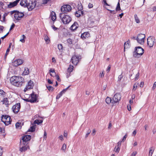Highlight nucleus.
Returning a JSON list of instances; mask_svg holds the SVG:
<instances>
[{"label":"nucleus","instance_id":"41","mask_svg":"<svg viewBox=\"0 0 156 156\" xmlns=\"http://www.w3.org/2000/svg\"><path fill=\"white\" fill-rule=\"evenodd\" d=\"M22 39H21L20 41L22 43H24L25 41L24 39L26 38V37L24 35H22Z\"/></svg>","mask_w":156,"mask_h":156},{"label":"nucleus","instance_id":"26","mask_svg":"<svg viewBox=\"0 0 156 156\" xmlns=\"http://www.w3.org/2000/svg\"><path fill=\"white\" fill-rule=\"evenodd\" d=\"M3 104L5 105L6 106L8 107L9 105V101L8 100V99L7 98H4L2 101Z\"/></svg>","mask_w":156,"mask_h":156},{"label":"nucleus","instance_id":"63","mask_svg":"<svg viewBox=\"0 0 156 156\" xmlns=\"http://www.w3.org/2000/svg\"><path fill=\"white\" fill-rule=\"evenodd\" d=\"M52 29L54 30H56L58 29V28L55 26L54 25H53L52 26Z\"/></svg>","mask_w":156,"mask_h":156},{"label":"nucleus","instance_id":"10","mask_svg":"<svg viewBox=\"0 0 156 156\" xmlns=\"http://www.w3.org/2000/svg\"><path fill=\"white\" fill-rule=\"evenodd\" d=\"M145 37L144 34H138L136 40L137 42L141 44H143L144 43V40Z\"/></svg>","mask_w":156,"mask_h":156},{"label":"nucleus","instance_id":"16","mask_svg":"<svg viewBox=\"0 0 156 156\" xmlns=\"http://www.w3.org/2000/svg\"><path fill=\"white\" fill-rule=\"evenodd\" d=\"M31 139V136L30 135H25L22 136V141H23L24 143H27Z\"/></svg>","mask_w":156,"mask_h":156},{"label":"nucleus","instance_id":"49","mask_svg":"<svg viewBox=\"0 0 156 156\" xmlns=\"http://www.w3.org/2000/svg\"><path fill=\"white\" fill-rule=\"evenodd\" d=\"M3 152V148L2 147H0V156H2Z\"/></svg>","mask_w":156,"mask_h":156},{"label":"nucleus","instance_id":"15","mask_svg":"<svg viewBox=\"0 0 156 156\" xmlns=\"http://www.w3.org/2000/svg\"><path fill=\"white\" fill-rule=\"evenodd\" d=\"M20 0H16V1L11 2H10L7 5V7L11 8L16 6Z\"/></svg>","mask_w":156,"mask_h":156},{"label":"nucleus","instance_id":"12","mask_svg":"<svg viewBox=\"0 0 156 156\" xmlns=\"http://www.w3.org/2000/svg\"><path fill=\"white\" fill-rule=\"evenodd\" d=\"M24 15L23 12L16 11V12L14 14V17L16 20H20L24 16Z\"/></svg>","mask_w":156,"mask_h":156},{"label":"nucleus","instance_id":"37","mask_svg":"<svg viewBox=\"0 0 156 156\" xmlns=\"http://www.w3.org/2000/svg\"><path fill=\"white\" fill-rule=\"evenodd\" d=\"M80 12L81 13H82V12L80 11H78L76 12L75 14V16L77 17H79L80 16V14H79L78 12L80 13Z\"/></svg>","mask_w":156,"mask_h":156},{"label":"nucleus","instance_id":"58","mask_svg":"<svg viewBox=\"0 0 156 156\" xmlns=\"http://www.w3.org/2000/svg\"><path fill=\"white\" fill-rule=\"evenodd\" d=\"M104 74L103 72L101 73H100L99 76H100V77L103 78L104 77Z\"/></svg>","mask_w":156,"mask_h":156},{"label":"nucleus","instance_id":"24","mask_svg":"<svg viewBox=\"0 0 156 156\" xmlns=\"http://www.w3.org/2000/svg\"><path fill=\"white\" fill-rule=\"evenodd\" d=\"M124 51L126 48H128L130 47V41L129 40L125 43L124 45Z\"/></svg>","mask_w":156,"mask_h":156},{"label":"nucleus","instance_id":"22","mask_svg":"<svg viewBox=\"0 0 156 156\" xmlns=\"http://www.w3.org/2000/svg\"><path fill=\"white\" fill-rule=\"evenodd\" d=\"M90 34L89 32H84L81 35V37L83 39H85L86 37H89Z\"/></svg>","mask_w":156,"mask_h":156},{"label":"nucleus","instance_id":"54","mask_svg":"<svg viewBox=\"0 0 156 156\" xmlns=\"http://www.w3.org/2000/svg\"><path fill=\"white\" fill-rule=\"evenodd\" d=\"M4 27L2 26H0V33L2 32Z\"/></svg>","mask_w":156,"mask_h":156},{"label":"nucleus","instance_id":"7","mask_svg":"<svg viewBox=\"0 0 156 156\" xmlns=\"http://www.w3.org/2000/svg\"><path fill=\"white\" fill-rule=\"evenodd\" d=\"M20 143L19 150L20 152H25L28 148H29V147L27 143H24L23 141L20 140Z\"/></svg>","mask_w":156,"mask_h":156},{"label":"nucleus","instance_id":"9","mask_svg":"<svg viewBox=\"0 0 156 156\" xmlns=\"http://www.w3.org/2000/svg\"><path fill=\"white\" fill-rule=\"evenodd\" d=\"M81 58V56L74 55L72 56L71 61L74 65H76Z\"/></svg>","mask_w":156,"mask_h":156},{"label":"nucleus","instance_id":"36","mask_svg":"<svg viewBox=\"0 0 156 156\" xmlns=\"http://www.w3.org/2000/svg\"><path fill=\"white\" fill-rule=\"evenodd\" d=\"M66 145L65 144H63L62 146V147L61 150H62L64 152H65V150L66 149Z\"/></svg>","mask_w":156,"mask_h":156},{"label":"nucleus","instance_id":"44","mask_svg":"<svg viewBox=\"0 0 156 156\" xmlns=\"http://www.w3.org/2000/svg\"><path fill=\"white\" fill-rule=\"evenodd\" d=\"M70 86H69V87H68L66 89L63 90L61 92L62 93V94L65 93V92L67 90L68 88L70 87Z\"/></svg>","mask_w":156,"mask_h":156},{"label":"nucleus","instance_id":"60","mask_svg":"<svg viewBox=\"0 0 156 156\" xmlns=\"http://www.w3.org/2000/svg\"><path fill=\"white\" fill-rule=\"evenodd\" d=\"M156 87V81L153 84V87H152V89L154 90Z\"/></svg>","mask_w":156,"mask_h":156},{"label":"nucleus","instance_id":"11","mask_svg":"<svg viewBox=\"0 0 156 156\" xmlns=\"http://www.w3.org/2000/svg\"><path fill=\"white\" fill-rule=\"evenodd\" d=\"M121 98V94L119 93H116L113 96L112 99L114 104L119 103V101L120 100Z\"/></svg>","mask_w":156,"mask_h":156},{"label":"nucleus","instance_id":"17","mask_svg":"<svg viewBox=\"0 0 156 156\" xmlns=\"http://www.w3.org/2000/svg\"><path fill=\"white\" fill-rule=\"evenodd\" d=\"M23 62V61L21 59H18L12 62V65L14 66H17L22 64Z\"/></svg>","mask_w":156,"mask_h":156},{"label":"nucleus","instance_id":"64","mask_svg":"<svg viewBox=\"0 0 156 156\" xmlns=\"http://www.w3.org/2000/svg\"><path fill=\"white\" fill-rule=\"evenodd\" d=\"M48 82L49 84H52L53 83L49 79H48Z\"/></svg>","mask_w":156,"mask_h":156},{"label":"nucleus","instance_id":"4","mask_svg":"<svg viewBox=\"0 0 156 156\" xmlns=\"http://www.w3.org/2000/svg\"><path fill=\"white\" fill-rule=\"evenodd\" d=\"M72 9L71 6L69 5H64L61 8V11L62 13L64 14H67L71 11Z\"/></svg>","mask_w":156,"mask_h":156},{"label":"nucleus","instance_id":"35","mask_svg":"<svg viewBox=\"0 0 156 156\" xmlns=\"http://www.w3.org/2000/svg\"><path fill=\"white\" fill-rule=\"evenodd\" d=\"M46 87H47V88L49 90V91H53L54 89V88H53V87L51 86H47V85H46Z\"/></svg>","mask_w":156,"mask_h":156},{"label":"nucleus","instance_id":"19","mask_svg":"<svg viewBox=\"0 0 156 156\" xmlns=\"http://www.w3.org/2000/svg\"><path fill=\"white\" fill-rule=\"evenodd\" d=\"M78 27V24L76 22H74V23L71 26L70 29L72 30H76Z\"/></svg>","mask_w":156,"mask_h":156},{"label":"nucleus","instance_id":"23","mask_svg":"<svg viewBox=\"0 0 156 156\" xmlns=\"http://www.w3.org/2000/svg\"><path fill=\"white\" fill-rule=\"evenodd\" d=\"M105 101L106 103L107 104H109L111 103L114 104L113 101V99H112L111 98L109 97H107L106 99H105Z\"/></svg>","mask_w":156,"mask_h":156},{"label":"nucleus","instance_id":"55","mask_svg":"<svg viewBox=\"0 0 156 156\" xmlns=\"http://www.w3.org/2000/svg\"><path fill=\"white\" fill-rule=\"evenodd\" d=\"M122 77L123 76L122 75H119L118 78V80L119 81H120L122 79Z\"/></svg>","mask_w":156,"mask_h":156},{"label":"nucleus","instance_id":"62","mask_svg":"<svg viewBox=\"0 0 156 156\" xmlns=\"http://www.w3.org/2000/svg\"><path fill=\"white\" fill-rule=\"evenodd\" d=\"M96 132V130H95V129H94L92 130V132L91 133V134L92 135L94 136L95 134V133Z\"/></svg>","mask_w":156,"mask_h":156},{"label":"nucleus","instance_id":"46","mask_svg":"<svg viewBox=\"0 0 156 156\" xmlns=\"http://www.w3.org/2000/svg\"><path fill=\"white\" fill-rule=\"evenodd\" d=\"M51 1V0H42V4H47L48 2Z\"/></svg>","mask_w":156,"mask_h":156},{"label":"nucleus","instance_id":"38","mask_svg":"<svg viewBox=\"0 0 156 156\" xmlns=\"http://www.w3.org/2000/svg\"><path fill=\"white\" fill-rule=\"evenodd\" d=\"M120 148L119 147H117L116 148V146L115 147V148L114 149V151L117 153H118L120 151Z\"/></svg>","mask_w":156,"mask_h":156},{"label":"nucleus","instance_id":"57","mask_svg":"<svg viewBox=\"0 0 156 156\" xmlns=\"http://www.w3.org/2000/svg\"><path fill=\"white\" fill-rule=\"evenodd\" d=\"M139 76V73H138L136 74V76L135 77V80H137Z\"/></svg>","mask_w":156,"mask_h":156},{"label":"nucleus","instance_id":"27","mask_svg":"<svg viewBox=\"0 0 156 156\" xmlns=\"http://www.w3.org/2000/svg\"><path fill=\"white\" fill-rule=\"evenodd\" d=\"M29 69L28 68H26L23 73V75H27L29 74Z\"/></svg>","mask_w":156,"mask_h":156},{"label":"nucleus","instance_id":"18","mask_svg":"<svg viewBox=\"0 0 156 156\" xmlns=\"http://www.w3.org/2000/svg\"><path fill=\"white\" fill-rule=\"evenodd\" d=\"M30 101L31 103H34L37 101L36 96L34 94H31V96L29 97Z\"/></svg>","mask_w":156,"mask_h":156},{"label":"nucleus","instance_id":"33","mask_svg":"<svg viewBox=\"0 0 156 156\" xmlns=\"http://www.w3.org/2000/svg\"><path fill=\"white\" fill-rule=\"evenodd\" d=\"M21 123L20 122H17L16 124V128L21 129Z\"/></svg>","mask_w":156,"mask_h":156},{"label":"nucleus","instance_id":"29","mask_svg":"<svg viewBox=\"0 0 156 156\" xmlns=\"http://www.w3.org/2000/svg\"><path fill=\"white\" fill-rule=\"evenodd\" d=\"M44 39L45 41H46V42L47 44L49 43L50 41V39H49V37H48V36L46 35H44Z\"/></svg>","mask_w":156,"mask_h":156},{"label":"nucleus","instance_id":"43","mask_svg":"<svg viewBox=\"0 0 156 156\" xmlns=\"http://www.w3.org/2000/svg\"><path fill=\"white\" fill-rule=\"evenodd\" d=\"M91 132V131L90 129H89L87 132V133L85 135V138H87L88 137V135L90 134Z\"/></svg>","mask_w":156,"mask_h":156},{"label":"nucleus","instance_id":"25","mask_svg":"<svg viewBox=\"0 0 156 156\" xmlns=\"http://www.w3.org/2000/svg\"><path fill=\"white\" fill-rule=\"evenodd\" d=\"M50 16H51V19L53 21L56 19V16L55 13V12L52 11L50 15Z\"/></svg>","mask_w":156,"mask_h":156},{"label":"nucleus","instance_id":"47","mask_svg":"<svg viewBox=\"0 0 156 156\" xmlns=\"http://www.w3.org/2000/svg\"><path fill=\"white\" fill-rule=\"evenodd\" d=\"M58 48L59 50H62V49L63 47L61 44H59L58 45Z\"/></svg>","mask_w":156,"mask_h":156},{"label":"nucleus","instance_id":"48","mask_svg":"<svg viewBox=\"0 0 156 156\" xmlns=\"http://www.w3.org/2000/svg\"><path fill=\"white\" fill-rule=\"evenodd\" d=\"M67 42L70 44H72V40L70 38L68 39L67 40Z\"/></svg>","mask_w":156,"mask_h":156},{"label":"nucleus","instance_id":"3","mask_svg":"<svg viewBox=\"0 0 156 156\" xmlns=\"http://www.w3.org/2000/svg\"><path fill=\"white\" fill-rule=\"evenodd\" d=\"M144 53V50L140 47L135 48V51L133 53V56L136 58H139Z\"/></svg>","mask_w":156,"mask_h":156},{"label":"nucleus","instance_id":"13","mask_svg":"<svg viewBox=\"0 0 156 156\" xmlns=\"http://www.w3.org/2000/svg\"><path fill=\"white\" fill-rule=\"evenodd\" d=\"M20 108V103L16 104L12 106V109L13 112L15 113H17L19 111Z\"/></svg>","mask_w":156,"mask_h":156},{"label":"nucleus","instance_id":"52","mask_svg":"<svg viewBox=\"0 0 156 156\" xmlns=\"http://www.w3.org/2000/svg\"><path fill=\"white\" fill-rule=\"evenodd\" d=\"M122 141H120L117 143L118 147L120 148L121 144Z\"/></svg>","mask_w":156,"mask_h":156},{"label":"nucleus","instance_id":"32","mask_svg":"<svg viewBox=\"0 0 156 156\" xmlns=\"http://www.w3.org/2000/svg\"><path fill=\"white\" fill-rule=\"evenodd\" d=\"M154 151V149L153 147H151L150 149L149 150V155H151V156H152L153 153Z\"/></svg>","mask_w":156,"mask_h":156},{"label":"nucleus","instance_id":"30","mask_svg":"<svg viewBox=\"0 0 156 156\" xmlns=\"http://www.w3.org/2000/svg\"><path fill=\"white\" fill-rule=\"evenodd\" d=\"M35 125H33L32 126H31L30 127V128L27 131L31 132H33L34 131L35 129Z\"/></svg>","mask_w":156,"mask_h":156},{"label":"nucleus","instance_id":"34","mask_svg":"<svg viewBox=\"0 0 156 156\" xmlns=\"http://www.w3.org/2000/svg\"><path fill=\"white\" fill-rule=\"evenodd\" d=\"M134 17L136 22L137 23H139L140 22V20L136 14L135 15Z\"/></svg>","mask_w":156,"mask_h":156},{"label":"nucleus","instance_id":"53","mask_svg":"<svg viewBox=\"0 0 156 156\" xmlns=\"http://www.w3.org/2000/svg\"><path fill=\"white\" fill-rule=\"evenodd\" d=\"M15 24H14V23H13L12 24V25L11 26V27L10 28L9 30H11L12 29L14 28V27H15Z\"/></svg>","mask_w":156,"mask_h":156},{"label":"nucleus","instance_id":"2","mask_svg":"<svg viewBox=\"0 0 156 156\" xmlns=\"http://www.w3.org/2000/svg\"><path fill=\"white\" fill-rule=\"evenodd\" d=\"M59 17L64 24H68L72 20V18L70 16L63 13H60Z\"/></svg>","mask_w":156,"mask_h":156},{"label":"nucleus","instance_id":"56","mask_svg":"<svg viewBox=\"0 0 156 156\" xmlns=\"http://www.w3.org/2000/svg\"><path fill=\"white\" fill-rule=\"evenodd\" d=\"M88 7L90 9L92 8L93 7V4L90 3L88 4Z\"/></svg>","mask_w":156,"mask_h":156},{"label":"nucleus","instance_id":"1","mask_svg":"<svg viewBox=\"0 0 156 156\" xmlns=\"http://www.w3.org/2000/svg\"><path fill=\"white\" fill-rule=\"evenodd\" d=\"M10 82L13 85L17 87L21 86L24 80L23 78L21 76H14L11 77Z\"/></svg>","mask_w":156,"mask_h":156},{"label":"nucleus","instance_id":"6","mask_svg":"<svg viewBox=\"0 0 156 156\" xmlns=\"http://www.w3.org/2000/svg\"><path fill=\"white\" fill-rule=\"evenodd\" d=\"M36 5V0H30L27 3V7L29 11H32Z\"/></svg>","mask_w":156,"mask_h":156},{"label":"nucleus","instance_id":"42","mask_svg":"<svg viewBox=\"0 0 156 156\" xmlns=\"http://www.w3.org/2000/svg\"><path fill=\"white\" fill-rule=\"evenodd\" d=\"M62 93L60 92L57 96L56 99H59L62 96Z\"/></svg>","mask_w":156,"mask_h":156},{"label":"nucleus","instance_id":"5","mask_svg":"<svg viewBox=\"0 0 156 156\" xmlns=\"http://www.w3.org/2000/svg\"><path fill=\"white\" fill-rule=\"evenodd\" d=\"M1 120L2 121L6 126L11 124L12 122L10 117L7 115H2Z\"/></svg>","mask_w":156,"mask_h":156},{"label":"nucleus","instance_id":"61","mask_svg":"<svg viewBox=\"0 0 156 156\" xmlns=\"http://www.w3.org/2000/svg\"><path fill=\"white\" fill-rule=\"evenodd\" d=\"M23 100L24 101L27 102H30V101L29 98H28L24 99Z\"/></svg>","mask_w":156,"mask_h":156},{"label":"nucleus","instance_id":"31","mask_svg":"<svg viewBox=\"0 0 156 156\" xmlns=\"http://www.w3.org/2000/svg\"><path fill=\"white\" fill-rule=\"evenodd\" d=\"M43 122V120H38V119H36L35 120L34 122V124H39L40 123H42Z\"/></svg>","mask_w":156,"mask_h":156},{"label":"nucleus","instance_id":"39","mask_svg":"<svg viewBox=\"0 0 156 156\" xmlns=\"http://www.w3.org/2000/svg\"><path fill=\"white\" fill-rule=\"evenodd\" d=\"M120 9V3L119 2H118L117 5V7L116 8V11H118Z\"/></svg>","mask_w":156,"mask_h":156},{"label":"nucleus","instance_id":"8","mask_svg":"<svg viewBox=\"0 0 156 156\" xmlns=\"http://www.w3.org/2000/svg\"><path fill=\"white\" fill-rule=\"evenodd\" d=\"M155 41V38L152 36H149L147 38V44L150 48L154 46Z\"/></svg>","mask_w":156,"mask_h":156},{"label":"nucleus","instance_id":"14","mask_svg":"<svg viewBox=\"0 0 156 156\" xmlns=\"http://www.w3.org/2000/svg\"><path fill=\"white\" fill-rule=\"evenodd\" d=\"M34 86V83L31 80L29 81L26 87L24 89V91L25 92L28 89H30L33 88Z\"/></svg>","mask_w":156,"mask_h":156},{"label":"nucleus","instance_id":"40","mask_svg":"<svg viewBox=\"0 0 156 156\" xmlns=\"http://www.w3.org/2000/svg\"><path fill=\"white\" fill-rule=\"evenodd\" d=\"M5 94V93L2 90H0V96H4Z\"/></svg>","mask_w":156,"mask_h":156},{"label":"nucleus","instance_id":"50","mask_svg":"<svg viewBox=\"0 0 156 156\" xmlns=\"http://www.w3.org/2000/svg\"><path fill=\"white\" fill-rule=\"evenodd\" d=\"M137 85L136 84H134L133 85V91H135L137 88Z\"/></svg>","mask_w":156,"mask_h":156},{"label":"nucleus","instance_id":"21","mask_svg":"<svg viewBox=\"0 0 156 156\" xmlns=\"http://www.w3.org/2000/svg\"><path fill=\"white\" fill-rule=\"evenodd\" d=\"M73 66H72L71 65H70L69 66V67L67 69V72L69 73V75L67 74V78H68L69 76H70V73L72 72L73 69Z\"/></svg>","mask_w":156,"mask_h":156},{"label":"nucleus","instance_id":"20","mask_svg":"<svg viewBox=\"0 0 156 156\" xmlns=\"http://www.w3.org/2000/svg\"><path fill=\"white\" fill-rule=\"evenodd\" d=\"M28 3L27 0H21L20 4L22 6L27 7Z\"/></svg>","mask_w":156,"mask_h":156},{"label":"nucleus","instance_id":"51","mask_svg":"<svg viewBox=\"0 0 156 156\" xmlns=\"http://www.w3.org/2000/svg\"><path fill=\"white\" fill-rule=\"evenodd\" d=\"M137 154V152L136 151L133 152L131 155V156H135Z\"/></svg>","mask_w":156,"mask_h":156},{"label":"nucleus","instance_id":"45","mask_svg":"<svg viewBox=\"0 0 156 156\" xmlns=\"http://www.w3.org/2000/svg\"><path fill=\"white\" fill-rule=\"evenodd\" d=\"M70 86H69V87H68L66 89L63 90L61 92L62 93V94L65 93V92L67 90L68 88L70 87Z\"/></svg>","mask_w":156,"mask_h":156},{"label":"nucleus","instance_id":"28","mask_svg":"<svg viewBox=\"0 0 156 156\" xmlns=\"http://www.w3.org/2000/svg\"><path fill=\"white\" fill-rule=\"evenodd\" d=\"M50 75L52 76H54V75H55V70L54 69H51L49 70Z\"/></svg>","mask_w":156,"mask_h":156},{"label":"nucleus","instance_id":"59","mask_svg":"<svg viewBox=\"0 0 156 156\" xmlns=\"http://www.w3.org/2000/svg\"><path fill=\"white\" fill-rule=\"evenodd\" d=\"M127 135L126 134L124 136V137H123V138H122V141H124V140H125L126 139V138L127 137Z\"/></svg>","mask_w":156,"mask_h":156}]
</instances>
